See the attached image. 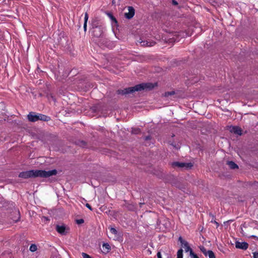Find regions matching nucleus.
<instances>
[{
    "label": "nucleus",
    "instance_id": "5701e85b",
    "mask_svg": "<svg viewBox=\"0 0 258 258\" xmlns=\"http://www.w3.org/2000/svg\"><path fill=\"white\" fill-rule=\"evenodd\" d=\"M189 251L190 258H199L198 256L193 252L192 249H190Z\"/></svg>",
    "mask_w": 258,
    "mask_h": 258
},
{
    "label": "nucleus",
    "instance_id": "72a5a7b5",
    "mask_svg": "<svg viewBox=\"0 0 258 258\" xmlns=\"http://www.w3.org/2000/svg\"><path fill=\"white\" fill-rule=\"evenodd\" d=\"M251 237L254 238V239L258 240V237L255 235H252L251 236Z\"/></svg>",
    "mask_w": 258,
    "mask_h": 258
},
{
    "label": "nucleus",
    "instance_id": "c9c22d12",
    "mask_svg": "<svg viewBox=\"0 0 258 258\" xmlns=\"http://www.w3.org/2000/svg\"><path fill=\"white\" fill-rule=\"evenodd\" d=\"M82 143L83 145H86L85 142H84V141H82Z\"/></svg>",
    "mask_w": 258,
    "mask_h": 258
},
{
    "label": "nucleus",
    "instance_id": "b1692460",
    "mask_svg": "<svg viewBox=\"0 0 258 258\" xmlns=\"http://www.w3.org/2000/svg\"><path fill=\"white\" fill-rule=\"evenodd\" d=\"M89 18V16L87 13H85L84 17V23H87V21Z\"/></svg>",
    "mask_w": 258,
    "mask_h": 258
},
{
    "label": "nucleus",
    "instance_id": "ddd939ff",
    "mask_svg": "<svg viewBox=\"0 0 258 258\" xmlns=\"http://www.w3.org/2000/svg\"><path fill=\"white\" fill-rule=\"evenodd\" d=\"M102 248L103 252L105 253H108L111 249L109 244L107 243H103L102 245Z\"/></svg>",
    "mask_w": 258,
    "mask_h": 258
},
{
    "label": "nucleus",
    "instance_id": "393cba45",
    "mask_svg": "<svg viewBox=\"0 0 258 258\" xmlns=\"http://www.w3.org/2000/svg\"><path fill=\"white\" fill-rule=\"evenodd\" d=\"M82 255L83 258H92L89 254H88L85 252H82Z\"/></svg>",
    "mask_w": 258,
    "mask_h": 258
},
{
    "label": "nucleus",
    "instance_id": "aec40b11",
    "mask_svg": "<svg viewBox=\"0 0 258 258\" xmlns=\"http://www.w3.org/2000/svg\"><path fill=\"white\" fill-rule=\"evenodd\" d=\"M175 91H170V92H166L164 93V96L166 97H169V96H172V95H174L175 94Z\"/></svg>",
    "mask_w": 258,
    "mask_h": 258
},
{
    "label": "nucleus",
    "instance_id": "423d86ee",
    "mask_svg": "<svg viewBox=\"0 0 258 258\" xmlns=\"http://www.w3.org/2000/svg\"><path fill=\"white\" fill-rule=\"evenodd\" d=\"M93 28H94V30L93 31V36L96 37H99L102 35V34L103 33L102 28L100 26H96Z\"/></svg>",
    "mask_w": 258,
    "mask_h": 258
},
{
    "label": "nucleus",
    "instance_id": "bb28decb",
    "mask_svg": "<svg viewBox=\"0 0 258 258\" xmlns=\"http://www.w3.org/2000/svg\"><path fill=\"white\" fill-rule=\"evenodd\" d=\"M109 16L111 18V19L115 23H117V20L116 19H115V17H114L111 14H109Z\"/></svg>",
    "mask_w": 258,
    "mask_h": 258
},
{
    "label": "nucleus",
    "instance_id": "0eeeda50",
    "mask_svg": "<svg viewBox=\"0 0 258 258\" xmlns=\"http://www.w3.org/2000/svg\"><path fill=\"white\" fill-rule=\"evenodd\" d=\"M230 131L231 133H233L235 134L238 135H242V130L241 128L237 126H231L230 127Z\"/></svg>",
    "mask_w": 258,
    "mask_h": 258
},
{
    "label": "nucleus",
    "instance_id": "6e6552de",
    "mask_svg": "<svg viewBox=\"0 0 258 258\" xmlns=\"http://www.w3.org/2000/svg\"><path fill=\"white\" fill-rule=\"evenodd\" d=\"M28 120L31 122H35L38 121V114L35 112H31L27 115Z\"/></svg>",
    "mask_w": 258,
    "mask_h": 258
},
{
    "label": "nucleus",
    "instance_id": "a878e982",
    "mask_svg": "<svg viewBox=\"0 0 258 258\" xmlns=\"http://www.w3.org/2000/svg\"><path fill=\"white\" fill-rule=\"evenodd\" d=\"M76 221L78 224H81L84 222V220L83 219H77Z\"/></svg>",
    "mask_w": 258,
    "mask_h": 258
},
{
    "label": "nucleus",
    "instance_id": "20e7f679",
    "mask_svg": "<svg viewBox=\"0 0 258 258\" xmlns=\"http://www.w3.org/2000/svg\"><path fill=\"white\" fill-rule=\"evenodd\" d=\"M68 229H67L64 225H57L56 226V231L61 235H66L68 233Z\"/></svg>",
    "mask_w": 258,
    "mask_h": 258
},
{
    "label": "nucleus",
    "instance_id": "dca6fc26",
    "mask_svg": "<svg viewBox=\"0 0 258 258\" xmlns=\"http://www.w3.org/2000/svg\"><path fill=\"white\" fill-rule=\"evenodd\" d=\"M200 249L201 251L206 256L208 255L210 257V250H206V248L203 246H200Z\"/></svg>",
    "mask_w": 258,
    "mask_h": 258
},
{
    "label": "nucleus",
    "instance_id": "f3484780",
    "mask_svg": "<svg viewBox=\"0 0 258 258\" xmlns=\"http://www.w3.org/2000/svg\"><path fill=\"white\" fill-rule=\"evenodd\" d=\"M141 130L139 128H134L132 130V133L133 134H139L141 133Z\"/></svg>",
    "mask_w": 258,
    "mask_h": 258
},
{
    "label": "nucleus",
    "instance_id": "c85d7f7f",
    "mask_svg": "<svg viewBox=\"0 0 258 258\" xmlns=\"http://www.w3.org/2000/svg\"><path fill=\"white\" fill-rule=\"evenodd\" d=\"M86 207H87L89 210H90L91 211H92L93 210V209L92 208V207L91 206V205L88 203H87L86 204Z\"/></svg>",
    "mask_w": 258,
    "mask_h": 258
},
{
    "label": "nucleus",
    "instance_id": "39448f33",
    "mask_svg": "<svg viewBox=\"0 0 258 258\" xmlns=\"http://www.w3.org/2000/svg\"><path fill=\"white\" fill-rule=\"evenodd\" d=\"M235 247L237 248L241 249L242 250H246L248 247V244L246 242H235Z\"/></svg>",
    "mask_w": 258,
    "mask_h": 258
},
{
    "label": "nucleus",
    "instance_id": "c756f323",
    "mask_svg": "<svg viewBox=\"0 0 258 258\" xmlns=\"http://www.w3.org/2000/svg\"><path fill=\"white\" fill-rule=\"evenodd\" d=\"M211 258H216L214 252L211 250Z\"/></svg>",
    "mask_w": 258,
    "mask_h": 258
},
{
    "label": "nucleus",
    "instance_id": "cd10ccee",
    "mask_svg": "<svg viewBox=\"0 0 258 258\" xmlns=\"http://www.w3.org/2000/svg\"><path fill=\"white\" fill-rule=\"evenodd\" d=\"M253 258H258V252H253Z\"/></svg>",
    "mask_w": 258,
    "mask_h": 258
},
{
    "label": "nucleus",
    "instance_id": "412c9836",
    "mask_svg": "<svg viewBox=\"0 0 258 258\" xmlns=\"http://www.w3.org/2000/svg\"><path fill=\"white\" fill-rule=\"evenodd\" d=\"M216 218L214 216H213L212 220H211V223H214L216 225V228H217L219 226V224L218 222L216 221Z\"/></svg>",
    "mask_w": 258,
    "mask_h": 258
},
{
    "label": "nucleus",
    "instance_id": "1a4fd4ad",
    "mask_svg": "<svg viewBox=\"0 0 258 258\" xmlns=\"http://www.w3.org/2000/svg\"><path fill=\"white\" fill-rule=\"evenodd\" d=\"M178 241L180 242L186 251H189L190 249H191V248L189 246L187 242L183 240L181 236L179 237Z\"/></svg>",
    "mask_w": 258,
    "mask_h": 258
},
{
    "label": "nucleus",
    "instance_id": "f257e3e1",
    "mask_svg": "<svg viewBox=\"0 0 258 258\" xmlns=\"http://www.w3.org/2000/svg\"><path fill=\"white\" fill-rule=\"evenodd\" d=\"M57 174V170L53 169L49 171L42 170H31L27 171H23L20 173L19 177L23 178H28L30 177H48Z\"/></svg>",
    "mask_w": 258,
    "mask_h": 258
},
{
    "label": "nucleus",
    "instance_id": "f03ea898",
    "mask_svg": "<svg viewBox=\"0 0 258 258\" xmlns=\"http://www.w3.org/2000/svg\"><path fill=\"white\" fill-rule=\"evenodd\" d=\"M154 87V85L152 83H143L137 85L133 87H128L123 90L118 89L116 91L118 94L126 95L132 93L135 91H141L145 89L151 90Z\"/></svg>",
    "mask_w": 258,
    "mask_h": 258
},
{
    "label": "nucleus",
    "instance_id": "4468645a",
    "mask_svg": "<svg viewBox=\"0 0 258 258\" xmlns=\"http://www.w3.org/2000/svg\"><path fill=\"white\" fill-rule=\"evenodd\" d=\"M227 164L229 166V168L231 169H235L238 168V165L233 161H227Z\"/></svg>",
    "mask_w": 258,
    "mask_h": 258
},
{
    "label": "nucleus",
    "instance_id": "2f4dec72",
    "mask_svg": "<svg viewBox=\"0 0 258 258\" xmlns=\"http://www.w3.org/2000/svg\"><path fill=\"white\" fill-rule=\"evenodd\" d=\"M87 23H84V26H83V28H84V31L86 32V30H87Z\"/></svg>",
    "mask_w": 258,
    "mask_h": 258
},
{
    "label": "nucleus",
    "instance_id": "2eb2a0df",
    "mask_svg": "<svg viewBox=\"0 0 258 258\" xmlns=\"http://www.w3.org/2000/svg\"><path fill=\"white\" fill-rule=\"evenodd\" d=\"M110 232L111 234L114 235V238L118 239V235L117 231L114 228H111L110 229Z\"/></svg>",
    "mask_w": 258,
    "mask_h": 258
},
{
    "label": "nucleus",
    "instance_id": "7c9ffc66",
    "mask_svg": "<svg viewBox=\"0 0 258 258\" xmlns=\"http://www.w3.org/2000/svg\"><path fill=\"white\" fill-rule=\"evenodd\" d=\"M158 258H162L161 253L160 251H158L157 254Z\"/></svg>",
    "mask_w": 258,
    "mask_h": 258
},
{
    "label": "nucleus",
    "instance_id": "f704fd0d",
    "mask_svg": "<svg viewBox=\"0 0 258 258\" xmlns=\"http://www.w3.org/2000/svg\"><path fill=\"white\" fill-rule=\"evenodd\" d=\"M150 138V136H147L146 137L145 140H149Z\"/></svg>",
    "mask_w": 258,
    "mask_h": 258
},
{
    "label": "nucleus",
    "instance_id": "7ed1b4c3",
    "mask_svg": "<svg viewBox=\"0 0 258 258\" xmlns=\"http://www.w3.org/2000/svg\"><path fill=\"white\" fill-rule=\"evenodd\" d=\"M171 166L174 168H178L189 169L193 166V164L191 163L173 162L171 163Z\"/></svg>",
    "mask_w": 258,
    "mask_h": 258
},
{
    "label": "nucleus",
    "instance_id": "6ab92c4d",
    "mask_svg": "<svg viewBox=\"0 0 258 258\" xmlns=\"http://www.w3.org/2000/svg\"><path fill=\"white\" fill-rule=\"evenodd\" d=\"M37 249V246H36V245H35L34 244H31L29 248V250L32 252H34V251H36Z\"/></svg>",
    "mask_w": 258,
    "mask_h": 258
},
{
    "label": "nucleus",
    "instance_id": "473e14b6",
    "mask_svg": "<svg viewBox=\"0 0 258 258\" xmlns=\"http://www.w3.org/2000/svg\"><path fill=\"white\" fill-rule=\"evenodd\" d=\"M172 4H173V5H177V4H178V3H177L176 1H175V0H173V1H172Z\"/></svg>",
    "mask_w": 258,
    "mask_h": 258
},
{
    "label": "nucleus",
    "instance_id": "4be33fe9",
    "mask_svg": "<svg viewBox=\"0 0 258 258\" xmlns=\"http://www.w3.org/2000/svg\"><path fill=\"white\" fill-rule=\"evenodd\" d=\"M127 208L130 211H134L136 209V207L132 204H128L127 206Z\"/></svg>",
    "mask_w": 258,
    "mask_h": 258
},
{
    "label": "nucleus",
    "instance_id": "a211bd4d",
    "mask_svg": "<svg viewBox=\"0 0 258 258\" xmlns=\"http://www.w3.org/2000/svg\"><path fill=\"white\" fill-rule=\"evenodd\" d=\"M177 258H183V250L180 248L177 252Z\"/></svg>",
    "mask_w": 258,
    "mask_h": 258
},
{
    "label": "nucleus",
    "instance_id": "f8f14e48",
    "mask_svg": "<svg viewBox=\"0 0 258 258\" xmlns=\"http://www.w3.org/2000/svg\"><path fill=\"white\" fill-rule=\"evenodd\" d=\"M50 117L45 115L38 113V120L48 121Z\"/></svg>",
    "mask_w": 258,
    "mask_h": 258
},
{
    "label": "nucleus",
    "instance_id": "9b49d317",
    "mask_svg": "<svg viewBox=\"0 0 258 258\" xmlns=\"http://www.w3.org/2000/svg\"><path fill=\"white\" fill-rule=\"evenodd\" d=\"M141 45L143 46H152L155 45V42L154 41H142L140 42Z\"/></svg>",
    "mask_w": 258,
    "mask_h": 258
},
{
    "label": "nucleus",
    "instance_id": "9d476101",
    "mask_svg": "<svg viewBox=\"0 0 258 258\" xmlns=\"http://www.w3.org/2000/svg\"><path fill=\"white\" fill-rule=\"evenodd\" d=\"M128 12L125 14V16L127 19H130L132 18L135 15V9L132 7H128Z\"/></svg>",
    "mask_w": 258,
    "mask_h": 258
}]
</instances>
